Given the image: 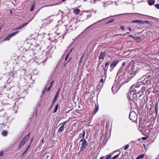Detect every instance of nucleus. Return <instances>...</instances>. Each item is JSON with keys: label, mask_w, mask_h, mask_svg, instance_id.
<instances>
[{"label": "nucleus", "mask_w": 159, "mask_h": 159, "mask_svg": "<svg viewBox=\"0 0 159 159\" xmlns=\"http://www.w3.org/2000/svg\"><path fill=\"white\" fill-rule=\"evenodd\" d=\"M30 133L26 136H25L21 141L20 143L19 146H18V149L20 148L27 141L29 138Z\"/></svg>", "instance_id": "nucleus-1"}, {"label": "nucleus", "mask_w": 159, "mask_h": 159, "mask_svg": "<svg viewBox=\"0 0 159 159\" xmlns=\"http://www.w3.org/2000/svg\"><path fill=\"white\" fill-rule=\"evenodd\" d=\"M129 117L131 121L133 122H135L137 119V115L135 111H132L130 112Z\"/></svg>", "instance_id": "nucleus-2"}, {"label": "nucleus", "mask_w": 159, "mask_h": 159, "mask_svg": "<svg viewBox=\"0 0 159 159\" xmlns=\"http://www.w3.org/2000/svg\"><path fill=\"white\" fill-rule=\"evenodd\" d=\"M81 16L80 19L81 21H84L85 19H88V17H90L91 16L90 15H88L87 12L85 11H84L83 13L81 14Z\"/></svg>", "instance_id": "nucleus-3"}, {"label": "nucleus", "mask_w": 159, "mask_h": 159, "mask_svg": "<svg viewBox=\"0 0 159 159\" xmlns=\"http://www.w3.org/2000/svg\"><path fill=\"white\" fill-rule=\"evenodd\" d=\"M19 32V31H17L15 32H14L11 34L7 36L5 38L3 39V41H5L6 40H9L12 37L15 36L16 34H18Z\"/></svg>", "instance_id": "nucleus-4"}, {"label": "nucleus", "mask_w": 159, "mask_h": 159, "mask_svg": "<svg viewBox=\"0 0 159 159\" xmlns=\"http://www.w3.org/2000/svg\"><path fill=\"white\" fill-rule=\"evenodd\" d=\"M77 22V21L72 20L70 21V23L72 24L71 25H70L69 29L70 30H75L76 28V23Z\"/></svg>", "instance_id": "nucleus-5"}, {"label": "nucleus", "mask_w": 159, "mask_h": 159, "mask_svg": "<svg viewBox=\"0 0 159 159\" xmlns=\"http://www.w3.org/2000/svg\"><path fill=\"white\" fill-rule=\"evenodd\" d=\"M88 143L86 140L82 142L81 146L80 147V149L81 151L83 150L85 148H86L88 146Z\"/></svg>", "instance_id": "nucleus-6"}, {"label": "nucleus", "mask_w": 159, "mask_h": 159, "mask_svg": "<svg viewBox=\"0 0 159 159\" xmlns=\"http://www.w3.org/2000/svg\"><path fill=\"white\" fill-rule=\"evenodd\" d=\"M119 61L117 60H115L113 61L110 65L111 69L110 70L111 71L116 66L118 63Z\"/></svg>", "instance_id": "nucleus-7"}, {"label": "nucleus", "mask_w": 159, "mask_h": 159, "mask_svg": "<svg viewBox=\"0 0 159 159\" xmlns=\"http://www.w3.org/2000/svg\"><path fill=\"white\" fill-rule=\"evenodd\" d=\"M141 84H136V85H132L131 88V91H133V92L136 91V89L134 88H138L140 86Z\"/></svg>", "instance_id": "nucleus-8"}, {"label": "nucleus", "mask_w": 159, "mask_h": 159, "mask_svg": "<svg viewBox=\"0 0 159 159\" xmlns=\"http://www.w3.org/2000/svg\"><path fill=\"white\" fill-rule=\"evenodd\" d=\"M30 21H31V20H30L29 22ZM29 22H27V23H24V24H22L21 25H20V26H19V27L17 28L16 29V30L19 29H20L23 28V27H24L26 25L28 24V23Z\"/></svg>", "instance_id": "nucleus-9"}, {"label": "nucleus", "mask_w": 159, "mask_h": 159, "mask_svg": "<svg viewBox=\"0 0 159 159\" xmlns=\"http://www.w3.org/2000/svg\"><path fill=\"white\" fill-rule=\"evenodd\" d=\"M30 21H31V20H30L29 22ZM29 22H27V23H24V24H22L21 25H20V26H19V27L17 28L16 29V30L19 29H20L23 28V27H24L26 25L28 24V23Z\"/></svg>", "instance_id": "nucleus-10"}, {"label": "nucleus", "mask_w": 159, "mask_h": 159, "mask_svg": "<svg viewBox=\"0 0 159 159\" xmlns=\"http://www.w3.org/2000/svg\"><path fill=\"white\" fill-rule=\"evenodd\" d=\"M105 53L104 52L101 53L99 57V59H104V57H105Z\"/></svg>", "instance_id": "nucleus-11"}, {"label": "nucleus", "mask_w": 159, "mask_h": 159, "mask_svg": "<svg viewBox=\"0 0 159 159\" xmlns=\"http://www.w3.org/2000/svg\"><path fill=\"white\" fill-rule=\"evenodd\" d=\"M155 0H148V3L150 6L153 5L155 3Z\"/></svg>", "instance_id": "nucleus-12"}, {"label": "nucleus", "mask_w": 159, "mask_h": 159, "mask_svg": "<svg viewBox=\"0 0 159 159\" xmlns=\"http://www.w3.org/2000/svg\"><path fill=\"white\" fill-rule=\"evenodd\" d=\"M64 126H63L62 125H61L60 127L58 129L57 131L59 133H61V132L64 130Z\"/></svg>", "instance_id": "nucleus-13"}, {"label": "nucleus", "mask_w": 159, "mask_h": 159, "mask_svg": "<svg viewBox=\"0 0 159 159\" xmlns=\"http://www.w3.org/2000/svg\"><path fill=\"white\" fill-rule=\"evenodd\" d=\"M30 144L26 148L24 152L21 155V156H23L25 154L28 150L30 147Z\"/></svg>", "instance_id": "nucleus-14"}, {"label": "nucleus", "mask_w": 159, "mask_h": 159, "mask_svg": "<svg viewBox=\"0 0 159 159\" xmlns=\"http://www.w3.org/2000/svg\"><path fill=\"white\" fill-rule=\"evenodd\" d=\"M8 134V132L7 130L2 131V134L3 136H7Z\"/></svg>", "instance_id": "nucleus-15"}, {"label": "nucleus", "mask_w": 159, "mask_h": 159, "mask_svg": "<svg viewBox=\"0 0 159 159\" xmlns=\"http://www.w3.org/2000/svg\"><path fill=\"white\" fill-rule=\"evenodd\" d=\"M109 62H108L106 63L105 64V67L104 68V70L105 71H106L107 70V68H108V65H109Z\"/></svg>", "instance_id": "nucleus-16"}, {"label": "nucleus", "mask_w": 159, "mask_h": 159, "mask_svg": "<svg viewBox=\"0 0 159 159\" xmlns=\"http://www.w3.org/2000/svg\"><path fill=\"white\" fill-rule=\"evenodd\" d=\"M80 11V10L79 9H76L74 11V12L76 15H77L79 14Z\"/></svg>", "instance_id": "nucleus-17"}, {"label": "nucleus", "mask_w": 159, "mask_h": 159, "mask_svg": "<svg viewBox=\"0 0 159 159\" xmlns=\"http://www.w3.org/2000/svg\"><path fill=\"white\" fill-rule=\"evenodd\" d=\"M144 154H142L139 156L136 159H143L144 157Z\"/></svg>", "instance_id": "nucleus-18"}, {"label": "nucleus", "mask_w": 159, "mask_h": 159, "mask_svg": "<svg viewBox=\"0 0 159 159\" xmlns=\"http://www.w3.org/2000/svg\"><path fill=\"white\" fill-rule=\"evenodd\" d=\"M34 3H33L31 5V7L30 8V11H32L33 10L34 8Z\"/></svg>", "instance_id": "nucleus-19"}, {"label": "nucleus", "mask_w": 159, "mask_h": 159, "mask_svg": "<svg viewBox=\"0 0 159 159\" xmlns=\"http://www.w3.org/2000/svg\"><path fill=\"white\" fill-rule=\"evenodd\" d=\"M120 154V153H119L118 154L115 155V156H114L111 159H116L117 158L119 157Z\"/></svg>", "instance_id": "nucleus-20"}, {"label": "nucleus", "mask_w": 159, "mask_h": 159, "mask_svg": "<svg viewBox=\"0 0 159 159\" xmlns=\"http://www.w3.org/2000/svg\"><path fill=\"white\" fill-rule=\"evenodd\" d=\"M145 87H143V86L141 89V91H140L139 92V93H140V92H141V93H142L143 92V91H144L145 90Z\"/></svg>", "instance_id": "nucleus-21"}, {"label": "nucleus", "mask_w": 159, "mask_h": 159, "mask_svg": "<svg viewBox=\"0 0 159 159\" xmlns=\"http://www.w3.org/2000/svg\"><path fill=\"white\" fill-rule=\"evenodd\" d=\"M139 25H143L144 24L143 21L142 20H139L138 24Z\"/></svg>", "instance_id": "nucleus-22"}, {"label": "nucleus", "mask_w": 159, "mask_h": 159, "mask_svg": "<svg viewBox=\"0 0 159 159\" xmlns=\"http://www.w3.org/2000/svg\"><path fill=\"white\" fill-rule=\"evenodd\" d=\"M67 121V120L65 121L62 123H60L59 124V125H62L63 126H64V125H65V124L66 123Z\"/></svg>", "instance_id": "nucleus-23"}, {"label": "nucleus", "mask_w": 159, "mask_h": 159, "mask_svg": "<svg viewBox=\"0 0 159 159\" xmlns=\"http://www.w3.org/2000/svg\"><path fill=\"white\" fill-rule=\"evenodd\" d=\"M129 147V144H128L126 145L124 147V150H126Z\"/></svg>", "instance_id": "nucleus-24"}, {"label": "nucleus", "mask_w": 159, "mask_h": 159, "mask_svg": "<svg viewBox=\"0 0 159 159\" xmlns=\"http://www.w3.org/2000/svg\"><path fill=\"white\" fill-rule=\"evenodd\" d=\"M139 21V20H133L132 21V23H136L138 24Z\"/></svg>", "instance_id": "nucleus-25"}, {"label": "nucleus", "mask_w": 159, "mask_h": 159, "mask_svg": "<svg viewBox=\"0 0 159 159\" xmlns=\"http://www.w3.org/2000/svg\"><path fill=\"white\" fill-rule=\"evenodd\" d=\"M58 95H57V94L55 95L54 97V99H53V102H55L56 101V100H57V98L58 97Z\"/></svg>", "instance_id": "nucleus-26"}, {"label": "nucleus", "mask_w": 159, "mask_h": 159, "mask_svg": "<svg viewBox=\"0 0 159 159\" xmlns=\"http://www.w3.org/2000/svg\"><path fill=\"white\" fill-rule=\"evenodd\" d=\"M85 134V132L84 130H83V133H82V137L83 139L84 138V135Z\"/></svg>", "instance_id": "nucleus-27"}, {"label": "nucleus", "mask_w": 159, "mask_h": 159, "mask_svg": "<svg viewBox=\"0 0 159 159\" xmlns=\"http://www.w3.org/2000/svg\"><path fill=\"white\" fill-rule=\"evenodd\" d=\"M111 155H108L107 156L106 158V159H111Z\"/></svg>", "instance_id": "nucleus-28"}, {"label": "nucleus", "mask_w": 159, "mask_h": 159, "mask_svg": "<svg viewBox=\"0 0 159 159\" xmlns=\"http://www.w3.org/2000/svg\"><path fill=\"white\" fill-rule=\"evenodd\" d=\"M52 88V86L50 85L49 86L48 88L47 91H49Z\"/></svg>", "instance_id": "nucleus-29"}, {"label": "nucleus", "mask_w": 159, "mask_h": 159, "mask_svg": "<svg viewBox=\"0 0 159 159\" xmlns=\"http://www.w3.org/2000/svg\"><path fill=\"white\" fill-rule=\"evenodd\" d=\"M155 7L157 9H159V4H157L155 5Z\"/></svg>", "instance_id": "nucleus-30"}, {"label": "nucleus", "mask_w": 159, "mask_h": 159, "mask_svg": "<svg viewBox=\"0 0 159 159\" xmlns=\"http://www.w3.org/2000/svg\"><path fill=\"white\" fill-rule=\"evenodd\" d=\"M143 22H144V23H145L146 24H149L150 23L149 21H147V20H145L144 21H143Z\"/></svg>", "instance_id": "nucleus-31"}, {"label": "nucleus", "mask_w": 159, "mask_h": 159, "mask_svg": "<svg viewBox=\"0 0 159 159\" xmlns=\"http://www.w3.org/2000/svg\"><path fill=\"white\" fill-rule=\"evenodd\" d=\"M115 86H113L112 88V91L113 92V93H114V91H115V90L114 89H115Z\"/></svg>", "instance_id": "nucleus-32"}, {"label": "nucleus", "mask_w": 159, "mask_h": 159, "mask_svg": "<svg viewBox=\"0 0 159 159\" xmlns=\"http://www.w3.org/2000/svg\"><path fill=\"white\" fill-rule=\"evenodd\" d=\"M69 55V53H68L67 54V55L66 56V57H65V61H66L67 60V58L68 57Z\"/></svg>", "instance_id": "nucleus-33"}, {"label": "nucleus", "mask_w": 159, "mask_h": 159, "mask_svg": "<svg viewBox=\"0 0 159 159\" xmlns=\"http://www.w3.org/2000/svg\"><path fill=\"white\" fill-rule=\"evenodd\" d=\"M3 152L2 151L0 152V156H2L3 155Z\"/></svg>", "instance_id": "nucleus-34"}, {"label": "nucleus", "mask_w": 159, "mask_h": 159, "mask_svg": "<svg viewBox=\"0 0 159 159\" xmlns=\"http://www.w3.org/2000/svg\"><path fill=\"white\" fill-rule=\"evenodd\" d=\"M94 111H94L93 112V116H94L95 114L96 113V112L97 111H98V110H94Z\"/></svg>", "instance_id": "nucleus-35"}, {"label": "nucleus", "mask_w": 159, "mask_h": 159, "mask_svg": "<svg viewBox=\"0 0 159 159\" xmlns=\"http://www.w3.org/2000/svg\"><path fill=\"white\" fill-rule=\"evenodd\" d=\"M85 140H85V139H84H84H83V138L82 139H81L80 140V142H83V141H84H84H85Z\"/></svg>", "instance_id": "nucleus-36"}, {"label": "nucleus", "mask_w": 159, "mask_h": 159, "mask_svg": "<svg viewBox=\"0 0 159 159\" xmlns=\"http://www.w3.org/2000/svg\"><path fill=\"white\" fill-rule=\"evenodd\" d=\"M147 139V137H143L142 138V139L143 140H145Z\"/></svg>", "instance_id": "nucleus-37"}, {"label": "nucleus", "mask_w": 159, "mask_h": 159, "mask_svg": "<svg viewBox=\"0 0 159 159\" xmlns=\"http://www.w3.org/2000/svg\"><path fill=\"white\" fill-rule=\"evenodd\" d=\"M46 88H45V89L43 91H42L43 94L44 93H45L46 92Z\"/></svg>", "instance_id": "nucleus-38"}, {"label": "nucleus", "mask_w": 159, "mask_h": 159, "mask_svg": "<svg viewBox=\"0 0 159 159\" xmlns=\"http://www.w3.org/2000/svg\"><path fill=\"white\" fill-rule=\"evenodd\" d=\"M114 20H111L109 21L107 23H110L111 22H112Z\"/></svg>", "instance_id": "nucleus-39"}, {"label": "nucleus", "mask_w": 159, "mask_h": 159, "mask_svg": "<svg viewBox=\"0 0 159 159\" xmlns=\"http://www.w3.org/2000/svg\"><path fill=\"white\" fill-rule=\"evenodd\" d=\"M142 110H137V112H138V113L140 114V111H141Z\"/></svg>", "instance_id": "nucleus-40"}, {"label": "nucleus", "mask_w": 159, "mask_h": 159, "mask_svg": "<svg viewBox=\"0 0 159 159\" xmlns=\"http://www.w3.org/2000/svg\"><path fill=\"white\" fill-rule=\"evenodd\" d=\"M124 27L123 26H121L120 27V28L123 30H124Z\"/></svg>", "instance_id": "nucleus-41"}, {"label": "nucleus", "mask_w": 159, "mask_h": 159, "mask_svg": "<svg viewBox=\"0 0 159 159\" xmlns=\"http://www.w3.org/2000/svg\"><path fill=\"white\" fill-rule=\"evenodd\" d=\"M100 81L102 83H104V80H103V79H101L100 80Z\"/></svg>", "instance_id": "nucleus-42"}, {"label": "nucleus", "mask_w": 159, "mask_h": 159, "mask_svg": "<svg viewBox=\"0 0 159 159\" xmlns=\"http://www.w3.org/2000/svg\"><path fill=\"white\" fill-rule=\"evenodd\" d=\"M59 89H58V90L57 91V92L56 93V95H57H57H58V94H59Z\"/></svg>", "instance_id": "nucleus-43"}, {"label": "nucleus", "mask_w": 159, "mask_h": 159, "mask_svg": "<svg viewBox=\"0 0 159 159\" xmlns=\"http://www.w3.org/2000/svg\"><path fill=\"white\" fill-rule=\"evenodd\" d=\"M58 105H56V107H55V109H58Z\"/></svg>", "instance_id": "nucleus-44"}, {"label": "nucleus", "mask_w": 159, "mask_h": 159, "mask_svg": "<svg viewBox=\"0 0 159 159\" xmlns=\"http://www.w3.org/2000/svg\"><path fill=\"white\" fill-rule=\"evenodd\" d=\"M54 82V80H52L51 81V82L50 83V85L52 86V84H53Z\"/></svg>", "instance_id": "nucleus-45"}, {"label": "nucleus", "mask_w": 159, "mask_h": 159, "mask_svg": "<svg viewBox=\"0 0 159 159\" xmlns=\"http://www.w3.org/2000/svg\"><path fill=\"white\" fill-rule=\"evenodd\" d=\"M52 17V16H49L48 18L47 19V20H49L50 19V18Z\"/></svg>", "instance_id": "nucleus-46"}, {"label": "nucleus", "mask_w": 159, "mask_h": 159, "mask_svg": "<svg viewBox=\"0 0 159 159\" xmlns=\"http://www.w3.org/2000/svg\"><path fill=\"white\" fill-rule=\"evenodd\" d=\"M66 65V63H64L63 65L64 66H65Z\"/></svg>", "instance_id": "nucleus-47"}, {"label": "nucleus", "mask_w": 159, "mask_h": 159, "mask_svg": "<svg viewBox=\"0 0 159 159\" xmlns=\"http://www.w3.org/2000/svg\"><path fill=\"white\" fill-rule=\"evenodd\" d=\"M158 108V107H157V105L156 104V106H155V109H157Z\"/></svg>", "instance_id": "nucleus-48"}, {"label": "nucleus", "mask_w": 159, "mask_h": 159, "mask_svg": "<svg viewBox=\"0 0 159 159\" xmlns=\"http://www.w3.org/2000/svg\"><path fill=\"white\" fill-rule=\"evenodd\" d=\"M95 24V23L94 24ZM93 25V24H92V25H90L86 29H87V28H89V27H90L92 25Z\"/></svg>", "instance_id": "nucleus-49"}, {"label": "nucleus", "mask_w": 159, "mask_h": 159, "mask_svg": "<svg viewBox=\"0 0 159 159\" xmlns=\"http://www.w3.org/2000/svg\"><path fill=\"white\" fill-rule=\"evenodd\" d=\"M104 157H101L99 159H103L104 158Z\"/></svg>", "instance_id": "nucleus-50"}, {"label": "nucleus", "mask_w": 159, "mask_h": 159, "mask_svg": "<svg viewBox=\"0 0 159 159\" xmlns=\"http://www.w3.org/2000/svg\"><path fill=\"white\" fill-rule=\"evenodd\" d=\"M141 79H139L138 80L139 82L140 83L141 82Z\"/></svg>", "instance_id": "nucleus-51"}, {"label": "nucleus", "mask_w": 159, "mask_h": 159, "mask_svg": "<svg viewBox=\"0 0 159 159\" xmlns=\"http://www.w3.org/2000/svg\"><path fill=\"white\" fill-rule=\"evenodd\" d=\"M129 30L130 31V32L131 31V28H130V27H129Z\"/></svg>", "instance_id": "nucleus-52"}, {"label": "nucleus", "mask_w": 159, "mask_h": 159, "mask_svg": "<svg viewBox=\"0 0 159 159\" xmlns=\"http://www.w3.org/2000/svg\"><path fill=\"white\" fill-rule=\"evenodd\" d=\"M72 49H71L70 51V52H69L68 53H69V54L71 52V51H72Z\"/></svg>", "instance_id": "nucleus-53"}, {"label": "nucleus", "mask_w": 159, "mask_h": 159, "mask_svg": "<svg viewBox=\"0 0 159 159\" xmlns=\"http://www.w3.org/2000/svg\"><path fill=\"white\" fill-rule=\"evenodd\" d=\"M142 93H141V94H140V95L139 96V97H141L142 96Z\"/></svg>", "instance_id": "nucleus-54"}, {"label": "nucleus", "mask_w": 159, "mask_h": 159, "mask_svg": "<svg viewBox=\"0 0 159 159\" xmlns=\"http://www.w3.org/2000/svg\"><path fill=\"white\" fill-rule=\"evenodd\" d=\"M82 59V57H81L80 58V61L81 62Z\"/></svg>", "instance_id": "nucleus-55"}, {"label": "nucleus", "mask_w": 159, "mask_h": 159, "mask_svg": "<svg viewBox=\"0 0 159 159\" xmlns=\"http://www.w3.org/2000/svg\"><path fill=\"white\" fill-rule=\"evenodd\" d=\"M125 62H123L122 64V66H124L125 65Z\"/></svg>", "instance_id": "nucleus-56"}, {"label": "nucleus", "mask_w": 159, "mask_h": 159, "mask_svg": "<svg viewBox=\"0 0 159 159\" xmlns=\"http://www.w3.org/2000/svg\"><path fill=\"white\" fill-rule=\"evenodd\" d=\"M57 110H54L53 112L55 113L56 112Z\"/></svg>", "instance_id": "nucleus-57"}, {"label": "nucleus", "mask_w": 159, "mask_h": 159, "mask_svg": "<svg viewBox=\"0 0 159 159\" xmlns=\"http://www.w3.org/2000/svg\"><path fill=\"white\" fill-rule=\"evenodd\" d=\"M42 142L43 143H44V140H43V139H42Z\"/></svg>", "instance_id": "nucleus-58"}, {"label": "nucleus", "mask_w": 159, "mask_h": 159, "mask_svg": "<svg viewBox=\"0 0 159 159\" xmlns=\"http://www.w3.org/2000/svg\"><path fill=\"white\" fill-rule=\"evenodd\" d=\"M70 59H71V58H69V60L68 61H67V62H69V61H70Z\"/></svg>", "instance_id": "nucleus-59"}, {"label": "nucleus", "mask_w": 159, "mask_h": 159, "mask_svg": "<svg viewBox=\"0 0 159 159\" xmlns=\"http://www.w3.org/2000/svg\"><path fill=\"white\" fill-rule=\"evenodd\" d=\"M109 18V17H107V18H105L104 19H102V20H104V19H106L107 18Z\"/></svg>", "instance_id": "nucleus-60"}, {"label": "nucleus", "mask_w": 159, "mask_h": 159, "mask_svg": "<svg viewBox=\"0 0 159 159\" xmlns=\"http://www.w3.org/2000/svg\"><path fill=\"white\" fill-rule=\"evenodd\" d=\"M126 33H127V34H129V32H127Z\"/></svg>", "instance_id": "nucleus-61"}, {"label": "nucleus", "mask_w": 159, "mask_h": 159, "mask_svg": "<svg viewBox=\"0 0 159 159\" xmlns=\"http://www.w3.org/2000/svg\"><path fill=\"white\" fill-rule=\"evenodd\" d=\"M148 95H147V99L148 100Z\"/></svg>", "instance_id": "nucleus-62"}, {"label": "nucleus", "mask_w": 159, "mask_h": 159, "mask_svg": "<svg viewBox=\"0 0 159 159\" xmlns=\"http://www.w3.org/2000/svg\"><path fill=\"white\" fill-rule=\"evenodd\" d=\"M130 97V96L129 95H128V98H129Z\"/></svg>", "instance_id": "nucleus-63"}, {"label": "nucleus", "mask_w": 159, "mask_h": 159, "mask_svg": "<svg viewBox=\"0 0 159 159\" xmlns=\"http://www.w3.org/2000/svg\"><path fill=\"white\" fill-rule=\"evenodd\" d=\"M123 156V154H122V155H121V157H122Z\"/></svg>", "instance_id": "nucleus-64"}]
</instances>
